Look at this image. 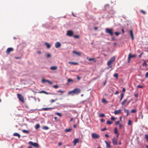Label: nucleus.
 <instances>
[{
  "mask_svg": "<svg viewBox=\"0 0 148 148\" xmlns=\"http://www.w3.org/2000/svg\"><path fill=\"white\" fill-rule=\"evenodd\" d=\"M74 37L76 38H79V36L78 35H75L74 36Z\"/></svg>",
  "mask_w": 148,
  "mask_h": 148,
  "instance_id": "c03bdc74",
  "label": "nucleus"
},
{
  "mask_svg": "<svg viewBox=\"0 0 148 148\" xmlns=\"http://www.w3.org/2000/svg\"><path fill=\"white\" fill-rule=\"evenodd\" d=\"M53 87L56 88H58V86L57 85H55L53 86Z\"/></svg>",
  "mask_w": 148,
  "mask_h": 148,
  "instance_id": "603ef678",
  "label": "nucleus"
},
{
  "mask_svg": "<svg viewBox=\"0 0 148 148\" xmlns=\"http://www.w3.org/2000/svg\"><path fill=\"white\" fill-rule=\"evenodd\" d=\"M54 108H43L41 109V110H44L45 111L49 109H53Z\"/></svg>",
  "mask_w": 148,
  "mask_h": 148,
  "instance_id": "6ab92c4d",
  "label": "nucleus"
},
{
  "mask_svg": "<svg viewBox=\"0 0 148 148\" xmlns=\"http://www.w3.org/2000/svg\"><path fill=\"white\" fill-rule=\"evenodd\" d=\"M51 56V55L50 54L48 53L47 55V58H49Z\"/></svg>",
  "mask_w": 148,
  "mask_h": 148,
  "instance_id": "4d7b16f0",
  "label": "nucleus"
},
{
  "mask_svg": "<svg viewBox=\"0 0 148 148\" xmlns=\"http://www.w3.org/2000/svg\"><path fill=\"white\" fill-rule=\"evenodd\" d=\"M77 79L78 80H79L81 79V77L79 76H77Z\"/></svg>",
  "mask_w": 148,
  "mask_h": 148,
  "instance_id": "0e129e2a",
  "label": "nucleus"
},
{
  "mask_svg": "<svg viewBox=\"0 0 148 148\" xmlns=\"http://www.w3.org/2000/svg\"><path fill=\"white\" fill-rule=\"evenodd\" d=\"M81 90L79 88H76L72 90L69 91L68 93V95H74V94H78L80 93Z\"/></svg>",
  "mask_w": 148,
  "mask_h": 148,
  "instance_id": "f257e3e1",
  "label": "nucleus"
},
{
  "mask_svg": "<svg viewBox=\"0 0 148 148\" xmlns=\"http://www.w3.org/2000/svg\"><path fill=\"white\" fill-rule=\"evenodd\" d=\"M114 132L115 134H118V131H117V128H115L114 129Z\"/></svg>",
  "mask_w": 148,
  "mask_h": 148,
  "instance_id": "e433bc0d",
  "label": "nucleus"
},
{
  "mask_svg": "<svg viewBox=\"0 0 148 148\" xmlns=\"http://www.w3.org/2000/svg\"><path fill=\"white\" fill-rule=\"evenodd\" d=\"M145 77L146 78L148 77V72L146 73L145 74Z\"/></svg>",
  "mask_w": 148,
  "mask_h": 148,
  "instance_id": "13d9d810",
  "label": "nucleus"
},
{
  "mask_svg": "<svg viewBox=\"0 0 148 148\" xmlns=\"http://www.w3.org/2000/svg\"><path fill=\"white\" fill-rule=\"evenodd\" d=\"M72 130L71 128H69V129H66L65 130V131L66 132H70Z\"/></svg>",
  "mask_w": 148,
  "mask_h": 148,
  "instance_id": "5701e85b",
  "label": "nucleus"
},
{
  "mask_svg": "<svg viewBox=\"0 0 148 148\" xmlns=\"http://www.w3.org/2000/svg\"><path fill=\"white\" fill-rule=\"evenodd\" d=\"M42 83H45V82H47L48 83H49V84H52L53 83L52 82L50 81L49 80H46L44 79H42Z\"/></svg>",
  "mask_w": 148,
  "mask_h": 148,
  "instance_id": "9b49d317",
  "label": "nucleus"
},
{
  "mask_svg": "<svg viewBox=\"0 0 148 148\" xmlns=\"http://www.w3.org/2000/svg\"><path fill=\"white\" fill-rule=\"evenodd\" d=\"M119 93V92L118 91H116L115 93V95H117Z\"/></svg>",
  "mask_w": 148,
  "mask_h": 148,
  "instance_id": "e2e57ef3",
  "label": "nucleus"
},
{
  "mask_svg": "<svg viewBox=\"0 0 148 148\" xmlns=\"http://www.w3.org/2000/svg\"><path fill=\"white\" fill-rule=\"evenodd\" d=\"M145 138L146 139L147 141L148 142V135L145 134Z\"/></svg>",
  "mask_w": 148,
  "mask_h": 148,
  "instance_id": "bb28decb",
  "label": "nucleus"
},
{
  "mask_svg": "<svg viewBox=\"0 0 148 148\" xmlns=\"http://www.w3.org/2000/svg\"><path fill=\"white\" fill-rule=\"evenodd\" d=\"M107 129V128L106 127H105L103 129H101V130L102 131H104L106 130Z\"/></svg>",
  "mask_w": 148,
  "mask_h": 148,
  "instance_id": "09e8293b",
  "label": "nucleus"
},
{
  "mask_svg": "<svg viewBox=\"0 0 148 148\" xmlns=\"http://www.w3.org/2000/svg\"><path fill=\"white\" fill-rule=\"evenodd\" d=\"M55 114L60 117H61L62 116V114L59 112H56Z\"/></svg>",
  "mask_w": 148,
  "mask_h": 148,
  "instance_id": "72a5a7b5",
  "label": "nucleus"
},
{
  "mask_svg": "<svg viewBox=\"0 0 148 148\" xmlns=\"http://www.w3.org/2000/svg\"><path fill=\"white\" fill-rule=\"evenodd\" d=\"M22 132L24 133H26L27 134H28L29 133V132L28 131L25 130H23Z\"/></svg>",
  "mask_w": 148,
  "mask_h": 148,
  "instance_id": "cd10ccee",
  "label": "nucleus"
},
{
  "mask_svg": "<svg viewBox=\"0 0 148 148\" xmlns=\"http://www.w3.org/2000/svg\"><path fill=\"white\" fill-rule=\"evenodd\" d=\"M61 46L60 43L59 42H56L55 44V47L56 48H58L60 47Z\"/></svg>",
  "mask_w": 148,
  "mask_h": 148,
  "instance_id": "f8f14e48",
  "label": "nucleus"
},
{
  "mask_svg": "<svg viewBox=\"0 0 148 148\" xmlns=\"http://www.w3.org/2000/svg\"><path fill=\"white\" fill-rule=\"evenodd\" d=\"M73 34V32L71 30H69L67 31L66 35L70 36H72Z\"/></svg>",
  "mask_w": 148,
  "mask_h": 148,
  "instance_id": "0eeeda50",
  "label": "nucleus"
},
{
  "mask_svg": "<svg viewBox=\"0 0 148 148\" xmlns=\"http://www.w3.org/2000/svg\"><path fill=\"white\" fill-rule=\"evenodd\" d=\"M140 12L144 14H146V12H145L144 11L142 10H140Z\"/></svg>",
  "mask_w": 148,
  "mask_h": 148,
  "instance_id": "37998d69",
  "label": "nucleus"
},
{
  "mask_svg": "<svg viewBox=\"0 0 148 148\" xmlns=\"http://www.w3.org/2000/svg\"><path fill=\"white\" fill-rule=\"evenodd\" d=\"M115 124L116 125H117L118 124H119V121H118L116 122Z\"/></svg>",
  "mask_w": 148,
  "mask_h": 148,
  "instance_id": "864d4df0",
  "label": "nucleus"
},
{
  "mask_svg": "<svg viewBox=\"0 0 148 148\" xmlns=\"http://www.w3.org/2000/svg\"><path fill=\"white\" fill-rule=\"evenodd\" d=\"M136 112V110L134 109H132L131 111V112L132 113H135Z\"/></svg>",
  "mask_w": 148,
  "mask_h": 148,
  "instance_id": "c9c22d12",
  "label": "nucleus"
},
{
  "mask_svg": "<svg viewBox=\"0 0 148 148\" xmlns=\"http://www.w3.org/2000/svg\"><path fill=\"white\" fill-rule=\"evenodd\" d=\"M29 143L31 145L33 146L36 148H38L39 147V145L37 143H34L32 141H29Z\"/></svg>",
  "mask_w": 148,
  "mask_h": 148,
  "instance_id": "20e7f679",
  "label": "nucleus"
},
{
  "mask_svg": "<svg viewBox=\"0 0 148 148\" xmlns=\"http://www.w3.org/2000/svg\"><path fill=\"white\" fill-rule=\"evenodd\" d=\"M105 32L109 34L111 36H112L113 34V30L112 29L106 28L105 29Z\"/></svg>",
  "mask_w": 148,
  "mask_h": 148,
  "instance_id": "f03ea898",
  "label": "nucleus"
},
{
  "mask_svg": "<svg viewBox=\"0 0 148 148\" xmlns=\"http://www.w3.org/2000/svg\"><path fill=\"white\" fill-rule=\"evenodd\" d=\"M123 126V125L122 124H119V127L120 129H121Z\"/></svg>",
  "mask_w": 148,
  "mask_h": 148,
  "instance_id": "6e6d98bb",
  "label": "nucleus"
},
{
  "mask_svg": "<svg viewBox=\"0 0 148 148\" xmlns=\"http://www.w3.org/2000/svg\"><path fill=\"white\" fill-rule=\"evenodd\" d=\"M121 109H119L118 110H115L114 112V113L116 115L121 112Z\"/></svg>",
  "mask_w": 148,
  "mask_h": 148,
  "instance_id": "2eb2a0df",
  "label": "nucleus"
},
{
  "mask_svg": "<svg viewBox=\"0 0 148 148\" xmlns=\"http://www.w3.org/2000/svg\"><path fill=\"white\" fill-rule=\"evenodd\" d=\"M132 123L131 121L130 120H128V125H130L131 124V123Z\"/></svg>",
  "mask_w": 148,
  "mask_h": 148,
  "instance_id": "de8ad7c7",
  "label": "nucleus"
},
{
  "mask_svg": "<svg viewBox=\"0 0 148 148\" xmlns=\"http://www.w3.org/2000/svg\"><path fill=\"white\" fill-rule=\"evenodd\" d=\"M124 94L123 93H122L121 94V98L120 99V101H121L122 99L124 97Z\"/></svg>",
  "mask_w": 148,
  "mask_h": 148,
  "instance_id": "393cba45",
  "label": "nucleus"
},
{
  "mask_svg": "<svg viewBox=\"0 0 148 148\" xmlns=\"http://www.w3.org/2000/svg\"><path fill=\"white\" fill-rule=\"evenodd\" d=\"M38 93H44L45 94L47 95H48L49 94V93L46 92V91H45L44 90H42V91H40L39 92H38Z\"/></svg>",
  "mask_w": 148,
  "mask_h": 148,
  "instance_id": "412c9836",
  "label": "nucleus"
},
{
  "mask_svg": "<svg viewBox=\"0 0 148 148\" xmlns=\"http://www.w3.org/2000/svg\"><path fill=\"white\" fill-rule=\"evenodd\" d=\"M127 101V99H124L123 101L121 103V104L122 105H124L125 103Z\"/></svg>",
  "mask_w": 148,
  "mask_h": 148,
  "instance_id": "b1692460",
  "label": "nucleus"
},
{
  "mask_svg": "<svg viewBox=\"0 0 148 148\" xmlns=\"http://www.w3.org/2000/svg\"><path fill=\"white\" fill-rule=\"evenodd\" d=\"M129 56L131 58H134L136 56V55H132L130 54Z\"/></svg>",
  "mask_w": 148,
  "mask_h": 148,
  "instance_id": "c85d7f7f",
  "label": "nucleus"
},
{
  "mask_svg": "<svg viewBox=\"0 0 148 148\" xmlns=\"http://www.w3.org/2000/svg\"><path fill=\"white\" fill-rule=\"evenodd\" d=\"M105 121V120L103 119H101V122H103Z\"/></svg>",
  "mask_w": 148,
  "mask_h": 148,
  "instance_id": "69168bd1",
  "label": "nucleus"
},
{
  "mask_svg": "<svg viewBox=\"0 0 148 148\" xmlns=\"http://www.w3.org/2000/svg\"><path fill=\"white\" fill-rule=\"evenodd\" d=\"M142 65L144 66H147V65L146 62L145 61L143 63Z\"/></svg>",
  "mask_w": 148,
  "mask_h": 148,
  "instance_id": "f704fd0d",
  "label": "nucleus"
},
{
  "mask_svg": "<svg viewBox=\"0 0 148 148\" xmlns=\"http://www.w3.org/2000/svg\"><path fill=\"white\" fill-rule=\"evenodd\" d=\"M56 99L55 100H53V99H52L51 100V103H53V102H55L56 100Z\"/></svg>",
  "mask_w": 148,
  "mask_h": 148,
  "instance_id": "5fc2aeb1",
  "label": "nucleus"
},
{
  "mask_svg": "<svg viewBox=\"0 0 148 148\" xmlns=\"http://www.w3.org/2000/svg\"><path fill=\"white\" fill-rule=\"evenodd\" d=\"M115 117H114L113 116H112L111 117V119L112 120H115Z\"/></svg>",
  "mask_w": 148,
  "mask_h": 148,
  "instance_id": "3c124183",
  "label": "nucleus"
},
{
  "mask_svg": "<svg viewBox=\"0 0 148 148\" xmlns=\"http://www.w3.org/2000/svg\"><path fill=\"white\" fill-rule=\"evenodd\" d=\"M143 52H142L139 56V58H140L141 57V56L142 55H143Z\"/></svg>",
  "mask_w": 148,
  "mask_h": 148,
  "instance_id": "052dcab7",
  "label": "nucleus"
},
{
  "mask_svg": "<svg viewBox=\"0 0 148 148\" xmlns=\"http://www.w3.org/2000/svg\"><path fill=\"white\" fill-rule=\"evenodd\" d=\"M71 82H73V80H72L71 79H68V82H67L68 83H69Z\"/></svg>",
  "mask_w": 148,
  "mask_h": 148,
  "instance_id": "58836bf2",
  "label": "nucleus"
},
{
  "mask_svg": "<svg viewBox=\"0 0 148 148\" xmlns=\"http://www.w3.org/2000/svg\"><path fill=\"white\" fill-rule=\"evenodd\" d=\"M105 136L107 137H109V135L108 134H105Z\"/></svg>",
  "mask_w": 148,
  "mask_h": 148,
  "instance_id": "774afa93",
  "label": "nucleus"
},
{
  "mask_svg": "<svg viewBox=\"0 0 148 148\" xmlns=\"http://www.w3.org/2000/svg\"><path fill=\"white\" fill-rule=\"evenodd\" d=\"M129 32L132 40H133L134 39V36L132 30H130Z\"/></svg>",
  "mask_w": 148,
  "mask_h": 148,
  "instance_id": "ddd939ff",
  "label": "nucleus"
},
{
  "mask_svg": "<svg viewBox=\"0 0 148 148\" xmlns=\"http://www.w3.org/2000/svg\"><path fill=\"white\" fill-rule=\"evenodd\" d=\"M112 122L110 121H107V124L108 125H110L112 124Z\"/></svg>",
  "mask_w": 148,
  "mask_h": 148,
  "instance_id": "2f4dec72",
  "label": "nucleus"
},
{
  "mask_svg": "<svg viewBox=\"0 0 148 148\" xmlns=\"http://www.w3.org/2000/svg\"><path fill=\"white\" fill-rule=\"evenodd\" d=\"M73 53L76 54L78 56H80L82 54V53L80 52H77L75 51H73Z\"/></svg>",
  "mask_w": 148,
  "mask_h": 148,
  "instance_id": "f3484780",
  "label": "nucleus"
},
{
  "mask_svg": "<svg viewBox=\"0 0 148 148\" xmlns=\"http://www.w3.org/2000/svg\"><path fill=\"white\" fill-rule=\"evenodd\" d=\"M58 145L59 146H61L62 145V143H58Z\"/></svg>",
  "mask_w": 148,
  "mask_h": 148,
  "instance_id": "338daca9",
  "label": "nucleus"
},
{
  "mask_svg": "<svg viewBox=\"0 0 148 148\" xmlns=\"http://www.w3.org/2000/svg\"><path fill=\"white\" fill-rule=\"evenodd\" d=\"M86 59L89 61H93L95 62H96V60H95V58H89L88 57H87L86 58Z\"/></svg>",
  "mask_w": 148,
  "mask_h": 148,
  "instance_id": "dca6fc26",
  "label": "nucleus"
},
{
  "mask_svg": "<svg viewBox=\"0 0 148 148\" xmlns=\"http://www.w3.org/2000/svg\"><path fill=\"white\" fill-rule=\"evenodd\" d=\"M79 142V139L78 138H75L74 139L73 142V143L74 144V146H75L76 145V144L77 143H78Z\"/></svg>",
  "mask_w": 148,
  "mask_h": 148,
  "instance_id": "4468645a",
  "label": "nucleus"
},
{
  "mask_svg": "<svg viewBox=\"0 0 148 148\" xmlns=\"http://www.w3.org/2000/svg\"><path fill=\"white\" fill-rule=\"evenodd\" d=\"M14 49L12 48H9L7 49L6 51V53L7 54H10V53L12 51H13Z\"/></svg>",
  "mask_w": 148,
  "mask_h": 148,
  "instance_id": "1a4fd4ad",
  "label": "nucleus"
},
{
  "mask_svg": "<svg viewBox=\"0 0 148 148\" xmlns=\"http://www.w3.org/2000/svg\"><path fill=\"white\" fill-rule=\"evenodd\" d=\"M114 34L116 36H118L119 34H120V33L116 32H115Z\"/></svg>",
  "mask_w": 148,
  "mask_h": 148,
  "instance_id": "49530a36",
  "label": "nucleus"
},
{
  "mask_svg": "<svg viewBox=\"0 0 148 148\" xmlns=\"http://www.w3.org/2000/svg\"><path fill=\"white\" fill-rule=\"evenodd\" d=\"M40 127V125L39 124H37L35 126V128L37 130Z\"/></svg>",
  "mask_w": 148,
  "mask_h": 148,
  "instance_id": "a878e982",
  "label": "nucleus"
},
{
  "mask_svg": "<svg viewBox=\"0 0 148 148\" xmlns=\"http://www.w3.org/2000/svg\"><path fill=\"white\" fill-rule=\"evenodd\" d=\"M43 129L44 130H47L49 128L48 127L45 126L43 127Z\"/></svg>",
  "mask_w": 148,
  "mask_h": 148,
  "instance_id": "79ce46f5",
  "label": "nucleus"
},
{
  "mask_svg": "<svg viewBox=\"0 0 148 148\" xmlns=\"http://www.w3.org/2000/svg\"><path fill=\"white\" fill-rule=\"evenodd\" d=\"M91 136L92 138L95 139L99 138L100 137V136L99 135L95 133H92L91 134Z\"/></svg>",
  "mask_w": 148,
  "mask_h": 148,
  "instance_id": "39448f33",
  "label": "nucleus"
},
{
  "mask_svg": "<svg viewBox=\"0 0 148 148\" xmlns=\"http://www.w3.org/2000/svg\"><path fill=\"white\" fill-rule=\"evenodd\" d=\"M101 102L102 103H107V101L104 98H103L102 99Z\"/></svg>",
  "mask_w": 148,
  "mask_h": 148,
  "instance_id": "473e14b6",
  "label": "nucleus"
},
{
  "mask_svg": "<svg viewBox=\"0 0 148 148\" xmlns=\"http://www.w3.org/2000/svg\"><path fill=\"white\" fill-rule=\"evenodd\" d=\"M69 63L70 64H72L74 65H77L78 64V63L77 62H69Z\"/></svg>",
  "mask_w": 148,
  "mask_h": 148,
  "instance_id": "4be33fe9",
  "label": "nucleus"
},
{
  "mask_svg": "<svg viewBox=\"0 0 148 148\" xmlns=\"http://www.w3.org/2000/svg\"><path fill=\"white\" fill-rule=\"evenodd\" d=\"M58 92L61 93H63L65 91L62 90L61 89H60L58 90Z\"/></svg>",
  "mask_w": 148,
  "mask_h": 148,
  "instance_id": "a19ab883",
  "label": "nucleus"
},
{
  "mask_svg": "<svg viewBox=\"0 0 148 148\" xmlns=\"http://www.w3.org/2000/svg\"><path fill=\"white\" fill-rule=\"evenodd\" d=\"M125 90H125V88H123L122 89V92H124L125 91Z\"/></svg>",
  "mask_w": 148,
  "mask_h": 148,
  "instance_id": "680f3d73",
  "label": "nucleus"
},
{
  "mask_svg": "<svg viewBox=\"0 0 148 148\" xmlns=\"http://www.w3.org/2000/svg\"><path fill=\"white\" fill-rule=\"evenodd\" d=\"M105 143L106 144V148H111V146L110 145V142L109 141H107L106 140L105 141Z\"/></svg>",
  "mask_w": 148,
  "mask_h": 148,
  "instance_id": "6e6552de",
  "label": "nucleus"
},
{
  "mask_svg": "<svg viewBox=\"0 0 148 148\" xmlns=\"http://www.w3.org/2000/svg\"><path fill=\"white\" fill-rule=\"evenodd\" d=\"M134 96L136 97L137 98L138 96V95L137 93L135 94L134 95Z\"/></svg>",
  "mask_w": 148,
  "mask_h": 148,
  "instance_id": "bf43d9fd",
  "label": "nucleus"
},
{
  "mask_svg": "<svg viewBox=\"0 0 148 148\" xmlns=\"http://www.w3.org/2000/svg\"><path fill=\"white\" fill-rule=\"evenodd\" d=\"M131 58H130L129 56L128 58V62H130V60H131Z\"/></svg>",
  "mask_w": 148,
  "mask_h": 148,
  "instance_id": "8fccbe9b",
  "label": "nucleus"
},
{
  "mask_svg": "<svg viewBox=\"0 0 148 148\" xmlns=\"http://www.w3.org/2000/svg\"><path fill=\"white\" fill-rule=\"evenodd\" d=\"M115 60V57H113L111 58H110V60L108 61L107 63V65L108 66H110V65L112 63H113L114 61Z\"/></svg>",
  "mask_w": 148,
  "mask_h": 148,
  "instance_id": "7ed1b4c3",
  "label": "nucleus"
},
{
  "mask_svg": "<svg viewBox=\"0 0 148 148\" xmlns=\"http://www.w3.org/2000/svg\"><path fill=\"white\" fill-rule=\"evenodd\" d=\"M13 136H16L18 137V138H20L21 137L20 134L17 133H15L13 134Z\"/></svg>",
  "mask_w": 148,
  "mask_h": 148,
  "instance_id": "aec40b11",
  "label": "nucleus"
},
{
  "mask_svg": "<svg viewBox=\"0 0 148 148\" xmlns=\"http://www.w3.org/2000/svg\"><path fill=\"white\" fill-rule=\"evenodd\" d=\"M45 44L47 45V47L48 48H49L51 47V45L47 43H45Z\"/></svg>",
  "mask_w": 148,
  "mask_h": 148,
  "instance_id": "c756f323",
  "label": "nucleus"
},
{
  "mask_svg": "<svg viewBox=\"0 0 148 148\" xmlns=\"http://www.w3.org/2000/svg\"><path fill=\"white\" fill-rule=\"evenodd\" d=\"M124 111L127 113V116H128L129 115V110H128L124 109Z\"/></svg>",
  "mask_w": 148,
  "mask_h": 148,
  "instance_id": "4c0bfd02",
  "label": "nucleus"
},
{
  "mask_svg": "<svg viewBox=\"0 0 148 148\" xmlns=\"http://www.w3.org/2000/svg\"><path fill=\"white\" fill-rule=\"evenodd\" d=\"M57 69V67L56 66H52L50 68V69L52 70H56Z\"/></svg>",
  "mask_w": 148,
  "mask_h": 148,
  "instance_id": "a211bd4d",
  "label": "nucleus"
},
{
  "mask_svg": "<svg viewBox=\"0 0 148 148\" xmlns=\"http://www.w3.org/2000/svg\"><path fill=\"white\" fill-rule=\"evenodd\" d=\"M137 87L138 88H143V86H142V85H138L137 86Z\"/></svg>",
  "mask_w": 148,
  "mask_h": 148,
  "instance_id": "a18cd8bd",
  "label": "nucleus"
},
{
  "mask_svg": "<svg viewBox=\"0 0 148 148\" xmlns=\"http://www.w3.org/2000/svg\"><path fill=\"white\" fill-rule=\"evenodd\" d=\"M17 97L19 100L22 102H24V99L22 95L19 93L17 94Z\"/></svg>",
  "mask_w": 148,
  "mask_h": 148,
  "instance_id": "423d86ee",
  "label": "nucleus"
},
{
  "mask_svg": "<svg viewBox=\"0 0 148 148\" xmlns=\"http://www.w3.org/2000/svg\"><path fill=\"white\" fill-rule=\"evenodd\" d=\"M112 142L114 145H116L117 144V139L115 137L114 138L112 139Z\"/></svg>",
  "mask_w": 148,
  "mask_h": 148,
  "instance_id": "9d476101",
  "label": "nucleus"
},
{
  "mask_svg": "<svg viewBox=\"0 0 148 148\" xmlns=\"http://www.w3.org/2000/svg\"><path fill=\"white\" fill-rule=\"evenodd\" d=\"M105 115L103 114H100L99 115V117H104Z\"/></svg>",
  "mask_w": 148,
  "mask_h": 148,
  "instance_id": "7c9ffc66",
  "label": "nucleus"
},
{
  "mask_svg": "<svg viewBox=\"0 0 148 148\" xmlns=\"http://www.w3.org/2000/svg\"><path fill=\"white\" fill-rule=\"evenodd\" d=\"M114 77H116V78L117 79L118 77V75L117 73H115L114 74Z\"/></svg>",
  "mask_w": 148,
  "mask_h": 148,
  "instance_id": "ea45409f",
  "label": "nucleus"
}]
</instances>
